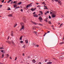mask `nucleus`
Listing matches in <instances>:
<instances>
[{
	"mask_svg": "<svg viewBox=\"0 0 64 64\" xmlns=\"http://www.w3.org/2000/svg\"><path fill=\"white\" fill-rule=\"evenodd\" d=\"M52 18H55L56 17V14L54 12V13L52 14Z\"/></svg>",
	"mask_w": 64,
	"mask_h": 64,
	"instance_id": "obj_1",
	"label": "nucleus"
},
{
	"mask_svg": "<svg viewBox=\"0 0 64 64\" xmlns=\"http://www.w3.org/2000/svg\"><path fill=\"white\" fill-rule=\"evenodd\" d=\"M38 19L40 20V22H42V20H43V19H42V18L41 17H39L38 18Z\"/></svg>",
	"mask_w": 64,
	"mask_h": 64,
	"instance_id": "obj_2",
	"label": "nucleus"
},
{
	"mask_svg": "<svg viewBox=\"0 0 64 64\" xmlns=\"http://www.w3.org/2000/svg\"><path fill=\"white\" fill-rule=\"evenodd\" d=\"M31 4H30L29 5H27L26 6V8H28L29 7H30V6H31Z\"/></svg>",
	"mask_w": 64,
	"mask_h": 64,
	"instance_id": "obj_3",
	"label": "nucleus"
},
{
	"mask_svg": "<svg viewBox=\"0 0 64 64\" xmlns=\"http://www.w3.org/2000/svg\"><path fill=\"white\" fill-rule=\"evenodd\" d=\"M17 3H16L15 4L14 6V8H15L16 7H17Z\"/></svg>",
	"mask_w": 64,
	"mask_h": 64,
	"instance_id": "obj_4",
	"label": "nucleus"
},
{
	"mask_svg": "<svg viewBox=\"0 0 64 64\" xmlns=\"http://www.w3.org/2000/svg\"><path fill=\"white\" fill-rule=\"evenodd\" d=\"M36 26H34L32 28L33 29V30L35 29H36Z\"/></svg>",
	"mask_w": 64,
	"mask_h": 64,
	"instance_id": "obj_5",
	"label": "nucleus"
},
{
	"mask_svg": "<svg viewBox=\"0 0 64 64\" xmlns=\"http://www.w3.org/2000/svg\"><path fill=\"white\" fill-rule=\"evenodd\" d=\"M34 16V17H38V15H37V14H35Z\"/></svg>",
	"mask_w": 64,
	"mask_h": 64,
	"instance_id": "obj_6",
	"label": "nucleus"
},
{
	"mask_svg": "<svg viewBox=\"0 0 64 64\" xmlns=\"http://www.w3.org/2000/svg\"><path fill=\"white\" fill-rule=\"evenodd\" d=\"M50 14H54V13L55 12L54 11H52V12H51V11L50 12Z\"/></svg>",
	"mask_w": 64,
	"mask_h": 64,
	"instance_id": "obj_7",
	"label": "nucleus"
},
{
	"mask_svg": "<svg viewBox=\"0 0 64 64\" xmlns=\"http://www.w3.org/2000/svg\"><path fill=\"white\" fill-rule=\"evenodd\" d=\"M24 28V26H22V28L20 29V30H21L22 29H23Z\"/></svg>",
	"mask_w": 64,
	"mask_h": 64,
	"instance_id": "obj_8",
	"label": "nucleus"
},
{
	"mask_svg": "<svg viewBox=\"0 0 64 64\" xmlns=\"http://www.w3.org/2000/svg\"><path fill=\"white\" fill-rule=\"evenodd\" d=\"M40 15H42V14H43V12L41 11H40Z\"/></svg>",
	"mask_w": 64,
	"mask_h": 64,
	"instance_id": "obj_9",
	"label": "nucleus"
},
{
	"mask_svg": "<svg viewBox=\"0 0 64 64\" xmlns=\"http://www.w3.org/2000/svg\"><path fill=\"white\" fill-rule=\"evenodd\" d=\"M32 23L33 24H35V25H36V24H37V23H35L34 22H32Z\"/></svg>",
	"mask_w": 64,
	"mask_h": 64,
	"instance_id": "obj_10",
	"label": "nucleus"
},
{
	"mask_svg": "<svg viewBox=\"0 0 64 64\" xmlns=\"http://www.w3.org/2000/svg\"><path fill=\"white\" fill-rule=\"evenodd\" d=\"M52 62H50L47 63V64H52Z\"/></svg>",
	"mask_w": 64,
	"mask_h": 64,
	"instance_id": "obj_11",
	"label": "nucleus"
},
{
	"mask_svg": "<svg viewBox=\"0 0 64 64\" xmlns=\"http://www.w3.org/2000/svg\"><path fill=\"white\" fill-rule=\"evenodd\" d=\"M36 62L35 61V60H32V62H33V63H35Z\"/></svg>",
	"mask_w": 64,
	"mask_h": 64,
	"instance_id": "obj_12",
	"label": "nucleus"
},
{
	"mask_svg": "<svg viewBox=\"0 0 64 64\" xmlns=\"http://www.w3.org/2000/svg\"><path fill=\"white\" fill-rule=\"evenodd\" d=\"M35 10V9H34L33 8H32L31 10H32V11H34Z\"/></svg>",
	"mask_w": 64,
	"mask_h": 64,
	"instance_id": "obj_13",
	"label": "nucleus"
},
{
	"mask_svg": "<svg viewBox=\"0 0 64 64\" xmlns=\"http://www.w3.org/2000/svg\"><path fill=\"white\" fill-rule=\"evenodd\" d=\"M8 17H11L12 16V14H10L8 15Z\"/></svg>",
	"mask_w": 64,
	"mask_h": 64,
	"instance_id": "obj_14",
	"label": "nucleus"
},
{
	"mask_svg": "<svg viewBox=\"0 0 64 64\" xmlns=\"http://www.w3.org/2000/svg\"><path fill=\"white\" fill-rule=\"evenodd\" d=\"M25 42H26V43H28V40H25Z\"/></svg>",
	"mask_w": 64,
	"mask_h": 64,
	"instance_id": "obj_15",
	"label": "nucleus"
},
{
	"mask_svg": "<svg viewBox=\"0 0 64 64\" xmlns=\"http://www.w3.org/2000/svg\"><path fill=\"white\" fill-rule=\"evenodd\" d=\"M20 24L22 26H23V25H24V24H23V22L21 23Z\"/></svg>",
	"mask_w": 64,
	"mask_h": 64,
	"instance_id": "obj_16",
	"label": "nucleus"
},
{
	"mask_svg": "<svg viewBox=\"0 0 64 64\" xmlns=\"http://www.w3.org/2000/svg\"><path fill=\"white\" fill-rule=\"evenodd\" d=\"M22 36H21L20 37V40H22Z\"/></svg>",
	"mask_w": 64,
	"mask_h": 64,
	"instance_id": "obj_17",
	"label": "nucleus"
},
{
	"mask_svg": "<svg viewBox=\"0 0 64 64\" xmlns=\"http://www.w3.org/2000/svg\"><path fill=\"white\" fill-rule=\"evenodd\" d=\"M34 34H35L36 35H37V33H36V32H34Z\"/></svg>",
	"mask_w": 64,
	"mask_h": 64,
	"instance_id": "obj_18",
	"label": "nucleus"
},
{
	"mask_svg": "<svg viewBox=\"0 0 64 64\" xmlns=\"http://www.w3.org/2000/svg\"><path fill=\"white\" fill-rule=\"evenodd\" d=\"M58 3L59 4H60L61 3V1L60 0L58 1Z\"/></svg>",
	"mask_w": 64,
	"mask_h": 64,
	"instance_id": "obj_19",
	"label": "nucleus"
},
{
	"mask_svg": "<svg viewBox=\"0 0 64 64\" xmlns=\"http://www.w3.org/2000/svg\"><path fill=\"white\" fill-rule=\"evenodd\" d=\"M12 0H9V1L8 2V3H9L10 2H11V1Z\"/></svg>",
	"mask_w": 64,
	"mask_h": 64,
	"instance_id": "obj_20",
	"label": "nucleus"
},
{
	"mask_svg": "<svg viewBox=\"0 0 64 64\" xmlns=\"http://www.w3.org/2000/svg\"><path fill=\"white\" fill-rule=\"evenodd\" d=\"M6 42H8V43H9V44H10L11 43V42H10L9 41H6Z\"/></svg>",
	"mask_w": 64,
	"mask_h": 64,
	"instance_id": "obj_21",
	"label": "nucleus"
},
{
	"mask_svg": "<svg viewBox=\"0 0 64 64\" xmlns=\"http://www.w3.org/2000/svg\"><path fill=\"white\" fill-rule=\"evenodd\" d=\"M47 18H46V20H44V21L46 22H47Z\"/></svg>",
	"mask_w": 64,
	"mask_h": 64,
	"instance_id": "obj_22",
	"label": "nucleus"
},
{
	"mask_svg": "<svg viewBox=\"0 0 64 64\" xmlns=\"http://www.w3.org/2000/svg\"><path fill=\"white\" fill-rule=\"evenodd\" d=\"M33 44L34 46H36V44H35L34 43H33Z\"/></svg>",
	"mask_w": 64,
	"mask_h": 64,
	"instance_id": "obj_23",
	"label": "nucleus"
},
{
	"mask_svg": "<svg viewBox=\"0 0 64 64\" xmlns=\"http://www.w3.org/2000/svg\"><path fill=\"white\" fill-rule=\"evenodd\" d=\"M37 24L38 25H40V26H41V25H42V24H40L38 23Z\"/></svg>",
	"mask_w": 64,
	"mask_h": 64,
	"instance_id": "obj_24",
	"label": "nucleus"
},
{
	"mask_svg": "<svg viewBox=\"0 0 64 64\" xmlns=\"http://www.w3.org/2000/svg\"><path fill=\"white\" fill-rule=\"evenodd\" d=\"M64 42H61V43H60V44H64Z\"/></svg>",
	"mask_w": 64,
	"mask_h": 64,
	"instance_id": "obj_25",
	"label": "nucleus"
},
{
	"mask_svg": "<svg viewBox=\"0 0 64 64\" xmlns=\"http://www.w3.org/2000/svg\"><path fill=\"white\" fill-rule=\"evenodd\" d=\"M48 23H49V24H51V22L49 21L48 22Z\"/></svg>",
	"mask_w": 64,
	"mask_h": 64,
	"instance_id": "obj_26",
	"label": "nucleus"
},
{
	"mask_svg": "<svg viewBox=\"0 0 64 64\" xmlns=\"http://www.w3.org/2000/svg\"><path fill=\"white\" fill-rule=\"evenodd\" d=\"M4 55L3 54H2V58H3L4 57Z\"/></svg>",
	"mask_w": 64,
	"mask_h": 64,
	"instance_id": "obj_27",
	"label": "nucleus"
},
{
	"mask_svg": "<svg viewBox=\"0 0 64 64\" xmlns=\"http://www.w3.org/2000/svg\"><path fill=\"white\" fill-rule=\"evenodd\" d=\"M23 48H25V45H24L23 46Z\"/></svg>",
	"mask_w": 64,
	"mask_h": 64,
	"instance_id": "obj_28",
	"label": "nucleus"
},
{
	"mask_svg": "<svg viewBox=\"0 0 64 64\" xmlns=\"http://www.w3.org/2000/svg\"><path fill=\"white\" fill-rule=\"evenodd\" d=\"M17 57H16L15 59L14 60L15 61H16L17 60Z\"/></svg>",
	"mask_w": 64,
	"mask_h": 64,
	"instance_id": "obj_29",
	"label": "nucleus"
},
{
	"mask_svg": "<svg viewBox=\"0 0 64 64\" xmlns=\"http://www.w3.org/2000/svg\"><path fill=\"white\" fill-rule=\"evenodd\" d=\"M21 43H23V42L22 41H21L20 42Z\"/></svg>",
	"mask_w": 64,
	"mask_h": 64,
	"instance_id": "obj_30",
	"label": "nucleus"
},
{
	"mask_svg": "<svg viewBox=\"0 0 64 64\" xmlns=\"http://www.w3.org/2000/svg\"><path fill=\"white\" fill-rule=\"evenodd\" d=\"M6 56H7V57H9V55H8V54H7Z\"/></svg>",
	"mask_w": 64,
	"mask_h": 64,
	"instance_id": "obj_31",
	"label": "nucleus"
},
{
	"mask_svg": "<svg viewBox=\"0 0 64 64\" xmlns=\"http://www.w3.org/2000/svg\"><path fill=\"white\" fill-rule=\"evenodd\" d=\"M49 19H51V16H49Z\"/></svg>",
	"mask_w": 64,
	"mask_h": 64,
	"instance_id": "obj_32",
	"label": "nucleus"
},
{
	"mask_svg": "<svg viewBox=\"0 0 64 64\" xmlns=\"http://www.w3.org/2000/svg\"><path fill=\"white\" fill-rule=\"evenodd\" d=\"M12 36H13V32L12 33Z\"/></svg>",
	"mask_w": 64,
	"mask_h": 64,
	"instance_id": "obj_33",
	"label": "nucleus"
},
{
	"mask_svg": "<svg viewBox=\"0 0 64 64\" xmlns=\"http://www.w3.org/2000/svg\"><path fill=\"white\" fill-rule=\"evenodd\" d=\"M54 1H55L56 2H57V1H58V0H54Z\"/></svg>",
	"mask_w": 64,
	"mask_h": 64,
	"instance_id": "obj_34",
	"label": "nucleus"
},
{
	"mask_svg": "<svg viewBox=\"0 0 64 64\" xmlns=\"http://www.w3.org/2000/svg\"><path fill=\"white\" fill-rule=\"evenodd\" d=\"M4 51V50H1V52H3V51Z\"/></svg>",
	"mask_w": 64,
	"mask_h": 64,
	"instance_id": "obj_35",
	"label": "nucleus"
},
{
	"mask_svg": "<svg viewBox=\"0 0 64 64\" xmlns=\"http://www.w3.org/2000/svg\"><path fill=\"white\" fill-rule=\"evenodd\" d=\"M16 3V1H14V4H15V3Z\"/></svg>",
	"mask_w": 64,
	"mask_h": 64,
	"instance_id": "obj_36",
	"label": "nucleus"
},
{
	"mask_svg": "<svg viewBox=\"0 0 64 64\" xmlns=\"http://www.w3.org/2000/svg\"><path fill=\"white\" fill-rule=\"evenodd\" d=\"M63 58V57L62 56H61L60 57V58Z\"/></svg>",
	"mask_w": 64,
	"mask_h": 64,
	"instance_id": "obj_37",
	"label": "nucleus"
},
{
	"mask_svg": "<svg viewBox=\"0 0 64 64\" xmlns=\"http://www.w3.org/2000/svg\"><path fill=\"white\" fill-rule=\"evenodd\" d=\"M4 2V0H3L2 1V3H3Z\"/></svg>",
	"mask_w": 64,
	"mask_h": 64,
	"instance_id": "obj_38",
	"label": "nucleus"
},
{
	"mask_svg": "<svg viewBox=\"0 0 64 64\" xmlns=\"http://www.w3.org/2000/svg\"><path fill=\"white\" fill-rule=\"evenodd\" d=\"M24 55H25V54H24V53H23L22 54V56H24Z\"/></svg>",
	"mask_w": 64,
	"mask_h": 64,
	"instance_id": "obj_39",
	"label": "nucleus"
},
{
	"mask_svg": "<svg viewBox=\"0 0 64 64\" xmlns=\"http://www.w3.org/2000/svg\"><path fill=\"white\" fill-rule=\"evenodd\" d=\"M16 26H17V24H16V25H14V27H16Z\"/></svg>",
	"mask_w": 64,
	"mask_h": 64,
	"instance_id": "obj_40",
	"label": "nucleus"
},
{
	"mask_svg": "<svg viewBox=\"0 0 64 64\" xmlns=\"http://www.w3.org/2000/svg\"><path fill=\"white\" fill-rule=\"evenodd\" d=\"M41 7V6L39 5H38L37 6V7Z\"/></svg>",
	"mask_w": 64,
	"mask_h": 64,
	"instance_id": "obj_41",
	"label": "nucleus"
},
{
	"mask_svg": "<svg viewBox=\"0 0 64 64\" xmlns=\"http://www.w3.org/2000/svg\"><path fill=\"white\" fill-rule=\"evenodd\" d=\"M63 25L62 24H60V27H61V26H62V25Z\"/></svg>",
	"mask_w": 64,
	"mask_h": 64,
	"instance_id": "obj_42",
	"label": "nucleus"
},
{
	"mask_svg": "<svg viewBox=\"0 0 64 64\" xmlns=\"http://www.w3.org/2000/svg\"><path fill=\"white\" fill-rule=\"evenodd\" d=\"M21 3H22L20 2V3H18V4H21Z\"/></svg>",
	"mask_w": 64,
	"mask_h": 64,
	"instance_id": "obj_43",
	"label": "nucleus"
},
{
	"mask_svg": "<svg viewBox=\"0 0 64 64\" xmlns=\"http://www.w3.org/2000/svg\"><path fill=\"white\" fill-rule=\"evenodd\" d=\"M44 9H48V8H44Z\"/></svg>",
	"mask_w": 64,
	"mask_h": 64,
	"instance_id": "obj_44",
	"label": "nucleus"
},
{
	"mask_svg": "<svg viewBox=\"0 0 64 64\" xmlns=\"http://www.w3.org/2000/svg\"><path fill=\"white\" fill-rule=\"evenodd\" d=\"M8 10H11V9H10V8H8Z\"/></svg>",
	"mask_w": 64,
	"mask_h": 64,
	"instance_id": "obj_45",
	"label": "nucleus"
},
{
	"mask_svg": "<svg viewBox=\"0 0 64 64\" xmlns=\"http://www.w3.org/2000/svg\"><path fill=\"white\" fill-rule=\"evenodd\" d=\"M2 5H0V8H1V7H2Z\"/></svg>",
	"mask_w": 64,
	"mask_h": 64,
	"instance_id": "obj_46",
	"label": "nucleus"
},
{
	"mask_svg": "<svg viewBox=\"0 0 64 64\" xmlns=\"http://www.w3.org/2000/svg\"><path fill=\"white\" fill-rule=\"evenodd\" d=\"M11 42H12V43H13H13H14V42H13L12 41H11Z\"/></svg>",
	"mask_w": 64,
	"mask_h": 64,
	"instance_id": "obj_47",
	"label": "nucleus"
},
{
	"mask_svg": "<svg viewBox=\"0 0 64 64\" xmlns=\"http://www.w3.org/2000/svg\"><path fill=\"white\" fill-rule=\"evenodd\" d=\"M21 12H23V10L21 9Z\"/></svg>",
	"mask_w": 64,
	"mask_h": 64,
	"instance_id": "obj_48",
	"label": "nucleus"
},
{
	"mask_svg": "<svg viewBox=\"0 0 64 64\" xmlns=\"http://www.w3.org/2000/svg\"><path fill=\"white\" fill-rule=\"evenodd\" d=\"M36 4H37V5H38V4H39V3H37V2H36Z\"/></svg>",
	"mask_w": 64,
	"mask_h": 64,
	"instance_id": "obj_49",
	"label": "nucleus"
},
{
	"mask_svg": "<svg viewBox=\"0 0 64 64\" xmlns=\"http://www.w3.org/2000/svg\"><path fill=\"white\" fill-rule=\"evenodd\" d=\"M36 13V12H34L33 14L34 15V14H35Z\"/></svg>",
	"mask_w": 64,
	"mask_h": 64,
	"instance_id": "obj_50",
	"label": "nucleus"
},
{
	"mask_svg": "<svg viewBox=\"0 0 64 64\" xmlns=\"http://www.w3.org/2000/svg\"><path fill=\"white\" fill-rule=\"evenodd\" d=\"M64 40V36L63 37V38L62 40Z\"/></svg>",
	"mask_w": 64,
	"mask_h": 64,
	"instance_id": "obj_51",
	"label": "nucleus"
},
{
	"mask_svg": "<svg viewBox=\"0 0 64 64\" xmlns=\"http://www.w3.org/2000/svg\"><path fill=\"white\" fill-rule=\"evenodd\" d=\"M0 49H3V48L2 47H1L0 48Z\"/></svg>",
	"mask_w": 64,
	"mask_h": 64,
	"instance_id": "obj_52",
	"label": "nucleus"
},
{
	"mask_svg": "<svg viewBox=\"0 0 64 64\" xmlns=\"http://www.w3.org/2000/svg\"><path fill=\"white\" fill-rule=\"evenodd\" d=\"M49 11H47L46 12V13H49Z\"/></svg>",
	"mask_w": 64,
	"mask_h": 64,
	"instance_id": "obj_53",
	"label": "nucleus"
},
{
	"mask_svg": "<svg viewBox=\"0 0 64 64\" xmlns=\"http://www.w3.org/2000/svg\"><path fill=\"white\" fill-rule=\"evenodd\" d=\"M44 3L45 2H43V3H42V4H44Z\"/></svg>",
	"mask_w": 64,
	"mask_h": 64,
	"instance_id": "obj_54",
	"label": "nucleus"
},
{
	"mask_svg": "<svg viewBox=\"0 0 64 64\" xmlns=\"http://www.w3.org/2000/svg\"><path fill=\"white\" fill-rule=\"evenodd\" d=\"M38 64H41V62H40L38 63Z\"/></svg>",
	"mask_w": 64,
	"mask_h": 64,
	"instance_id": "obj_55",
	"label": "nucleus"
},
{
	"mask_svg": "<svg viewBox=\"0 0 64 64\" xmlns=\"http://www.w3.org/2000/svg\"><path fill=\"white\" fill-rule=\"evenodd\" d=\"M50 31H48L47 32V33H50Z\"/></svg>",
	"mask_w": 64,
	"mask_h": 64,
	"instance_id": "obj_56",
	"label": "nucleus"
},
{
	"mask_svg": "<svg viewBox=\"0 0 64 64\" xmlns=\"http://www.w3.org/2000/svg\"><path fill=\"white\" fill-rule=\"evenodd\" d=\"M13 3V1H12V2H11V3H10V4H12V3Z\"/></svg>",
	"mask_w": 64,
	"mask_h": 64,
	"instance_id": "obj_57",
	"label": "nucleus"
},
{
	"mask_svg": "<svg viewBox=\"0 0 64 64\" xmlns=\"http://www.w3.org/2000/svg\"><path fill=\"white\" fill-rule=\"evenodd\" d=\"M36 46H37V47H39V45H37Z\"/></svg>",
	"mask_w": 64,
	"mask_h": 64,
	"instance_id": "obj_58",
	"label": "nucleus"
},
{
	"mask_svg": "<svg viewBox=\"0 0 64 64\" xmlns=\"http://www.w3.org/2000/svg\"><path fill=\"white\" fill-rule=\"evenodd\" d=\"M44 6V7H46V8H47V6Z\"/></svg>",
	"mask_w": 64,
	"mask_h": 64,
	"instance_id": "obj_59",
	"label": "nucleus"
},
{
	"mask_svg": "<svg viewBox=\"0 0 64 64\" xmlns=\"http://www.w3.org/2000/svg\"><path fill=\"white\" fill-rule=\"evenodd\" d=\"M46 34H47V33H46L45 34H44V35L45 36V35H46Z\"/></svg>",
	"mask_w": 64,
	"mask_h": 64,
	"instance_id": "obj_60",
	"label": "nucleus"
},
{
	"mask_svg": "<svg viewBox=\"0 0 64 64\" xmlns=\"http://www.w3.org/2000/svg\"><path fill=\"white\" fill-rule=\"evenodd\" d=\"M46 34H47V33H46L45 34H44V35L45 36V35H46Z\"/></svg>",
	"mask_w": 64,
	"mask_h": 64,
	"instance_id": "obj_61",
	"label": "nucleus"
},
{
	"mask_svg": "<svg viewBox=\"0 0 64 64\" xmlns=\"http://www.w3.org/2000/svg\"><path fill=\"white\" fill-rule=\"evenodd\" d=\"M9 36H8V39H9Z\"/></svg>",
	"mask_w": 64,
	"mask_h": 64,
	"instance_id": "obj_62",
	"label": "nucleus"
},
{
	"mask_svg": "<svg viewBox=\"0 0 64 64\" xmlns=\"http://www.w3.org/2000/svg\"><path fill=\"white\" fill-rule=\"evenodd\" d=\"M47 60H48V59H47V60H45V62H46V61H47Z\"/></svg>",
	"mask_w": 64,
	"mask_h": 64,
	"instance_id": "obj_63",
	"label": "nucleus"
},
{
	"mask_svg": "<svg viewBox=\"0 0 64 64\" xmlns=\"http://www.w3.org/2000/svg\"><path fill=\"white\" fill-rule=\"evenodd\" d=\"M2 49H4V48H3V46H2Z\"/></svg>",
	"mask_w": 64,
	"mask_h": 64,
	"instance_id": "obj_64",
	"label": "nucleus"
}]
</instances>
